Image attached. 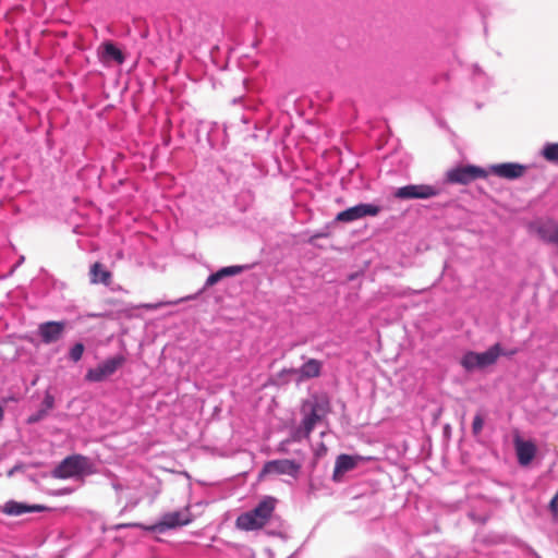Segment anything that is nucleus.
Returning a JSON list of instances; mask_svg holds the SVG:
<instances>
[{"mask_svg":"<svg viewBox=\"0 0 558 558\" xmlns=\"http://www.w3.org/2000/svg\"><path fill=\"white\" fill-rule=\"evenodd\" d=\"M502 353V348L499 342L490 345L484 352L466 351L460 359V365L468 373L475 369H483L494 365Z\"/></svg>","mask_w":558,"mask_h":558,"instance_id":"nucleus-3","label":"nucleus"},{"mask_svg":"<svg viewBox=\"0 0 558 558\" xmlns=\"http://www.w3.org/2000/svg\"><path fill=\"white\" fill-rule=\"evenodd\" d=\"M2 511L8 515H21L29 513V505L15 500H9L4 504Z\"/></svg>","mask_w":558,"mask_h":558,"instance_id":"nucleus-20","label":"nucleus"},{"mask_svg":"<svg viewBox=\"0 0 558 558\" xmlns=\"http://www.w3.org/2000/svg\"><path fill=\"white\" fill-rule=\"evenodd\" d=\"M180 301H173V302H158V303H146L143 304L142 307L148 311H154L159 307L166 306V305H174L178 304Z\"/></svg>","mask_w":558,"mask_h":558,"instance_id":"nucleus-25","label":"nucleus"},{"mask_svg":"<svg viewBox=\"0 0 558 558\" xmlns=\"http://www.w3.org/2000/svg\"><path fill=\"white\" fill-rule=\"evenodd\" d=\"M90 282L108 286L111 280V272L101 263H94L90 267Z\"/></svg>","mask_w":558,"mask_h":558,"instance_id":"nucleus-18","label":"nucleus"},{"mask_svg":"<svg viewBox=\"0 0 558 558\" xmlns=\"http://www.w3.org/2000/svg\"><path fill=\"white\" fill-rule=\"evenodd\" d=\"M488 172L478 166L466 165L452 168L446 173V181L466 185L480 178H486Z\"/></svg>","mask_w":558,"mask_h":558,"instance_id":"nucleus-8","label":"nucleus"},{"mask_svg":"<svg viewBox=\"0 0 558 558\" xmlns=\"http://www.w3.org/2000/svg\"><path fill=\"white\" fill-rule=\"evenodd\" d=\"M4 415L3 408L0 405V421H2Z\"/></svg>","mask_w":558,"mask_h":558,"instance_id":"nucleus-32","label":"nucleus"},{"mask_svg":"<svg viewBox=\"0 0 558 558\" xmlns=\"http://www.w3.org/2000/svg\"><path fill=\"white\" fill-rule=\"evenodd\" d=\"M333 223H328L326 225L323 229L318 230L317 232L314 233V235L312 236L313 239H323V238H328L330 235V227L332 226Z\"/></svg>","mask_w":558,"mask_h":558,"instance_id":"nucleus-27","label":"nucleus"},{"mask_svg":"<svg viewBox=\"0 0 558 558\" xmlns=\"http://www.w3.org/2000/svg\"><path fill=\"white\" fill-rule=\"evenodd\" d=\"M527 168L529 167L526 165L519 162H501L489 166L487 172H490L501 179L517 180L523 177Z\"/></svg>","mask_w":558,"mask_h":558,"instance_id":"nucleus-11","label":"nucleus"},{"mask_svg":"<svg viewBox=\"0 0 558 558\" xmlns=\"http://www.w3.org/2000/svg\"><path fill=\"white\" fill-rule=\"evenodd\" d=\"M484 426V416L481 413H477L472 422V434L477 436L481 434Z\"/></svg>","mask_w":558,"mask_h":558,"instance_id":"nucleus-23","label":"nucleus"},{"mask_svg":"<svg viewBox=\"0 0 558 558\" xmlns=\"http://www.w3.org/2000/svg\"><path fill=\"white\" fill-rule=\"evenodd\" d=\"M517 459L520 465H529L536 454V446L530 440H523L520 437L514 439Z\"/></svg>","mask_w":558,"mask_h":558,"instance_id":"nucleus-15","label":"nucleus"},{"mask_svg":"<svg viewBox=\"0 0 558 558\" xmlns=\"http://www.w3.org/2000/svg\"><path fill=\"white\" fill-rule=\"evenodd\" d=\"M252 267H253V265H248V264L231 265V266L221 267L217 271L211 272L207 277L205 284H204V289H207V288H210V287L217 284L225 278L238 276L246 270H250Z\"/></svg>","mask_w":558,"mask_h":558,"instance_id":"nucleus-13","label":"nucleus"},{"mask_svg":"<svg viewBox=\"0 0 558 558\" xmlns=\"http://www.w3.org/2000/svg\"><path fill=\"white\" fill-rule=\"evenodd\" d=\"M68 493H70V489L64 488V489H60V490L56 492L54 495L56 496H62V495L68 494Z\"/></svg>","mask_w":558,"mask_h":558,"instance_id":"nucleus-31","label":"nucleus"},{"mask_svg":"<svg viewBox=\"0 0 558 558\" xmlns=\"http://www.w3.org/2000/svg\"><path fill=\"white\" fill-rule=\"evenodd\" d=\"M322 362L316 359H308L298 371L292 369V372H298L302 379H311L316 378L322 373Z\"/></svg>","mask_w":558,"mask_h":558,"instance_id":"nucleus-17","label":"nucleus"},{"mask_svg":"<svg viewBox=\"0 0 558 558\" xmlns=\"http://www.w3.org/2000/svg\"><path fill=\"white\" fill-rule=\"evenodd\" d=\"M48 415V413L39 408L35 413H33L29 417H28V423H37L39 421H41L44 417H46Z\"/></svg>","mask_w":558,"mask_h":558,"instance_id":"nucleus-26","label":"nucleus"},{"mask_svg":"<svg viewBox=\"0 0 558 558\" xmlns=\"http://www.w3.org/2000/svg\"><path fill=\"white\" fill-rule=\"evenodd\" d=\"M517 353H518V349H511V350H507V351H505L502 349V353H500V356L502 355V356L511 357V356H513Z\"/></svg>","mask_w":558,"mask_h":558,"instance_id":"nucleus-29","label":"nucleus"},{"mask_svg":"<svg viewBox=\"0 0 558 558\" xmlns=\"http://www.w3.org/2000/svg\"><path fill=\"white\" fill-rule=\"evenodd\" d=\"M472 77L474 84L482 90H487L493 86V78L477 64L473 65Z\"/></svg>","mask_w":558,"mask_h":558,"instance_id":"nucleus-19","label":"nucleus"},{"mask_svg":"<svg viewBox=\"0 0 558 558\" xmlns=\"http://www.w3.org/2000/svg\"><path fill=\"white\" fill-rule=\"evenodd\" d=\"M301 470V464L295 460L290 459H276L267 461L262 469L260 476L276 474V475H289L293 478H298Z\"/></svg>","mask_w":558,"mask_h":558,"instance_id":"nucleus-9","label":"nucleus"},{"mask_svg":"<svg viewBox=\"0 0 558 558\" xmlns=\"http://www.w3.org/2000/svg\"><path fill=\"white\" fill-rule=\"evenodd\" d=\"M191 522L192 513L186 508L184 510H177L162 514L159 521L149 527V531L162 534L168 530L184 526L190 524Z\"/></svg>","mask_w":558,"mask_h":558,"instance_id":"nucleus-6","label":"nucleus"},{"mask_svg":"<svg viewBox=\"0 0 558 558\" xmlns=\"http://www.w3.org/2000/svg\"><path fill=\"white\" fill-rule=\"evenodd\" d=\"M85 347L82 342H76L74 345H72L69 350V360H71L74 363H77L84 353Z\"/></svg>","mask_w":558,"mask_h":558,"instance_id":"nucleus-22","label":"nucleus"},{"mask_svg":"<svg viewBox=\"0 0 558 558\" xmlns=\"http://www.w3.org/2000/svg\"><path fill=\"white\" fill-rule=\"evenodd\" d=\"M112 487H113V489H114L116 492H120V490H122V489H123L122 484H120L119 482H113V483H112Z\"/></svg>","mask_w":558,"mask_h":558,"instance_id":"nucleus-30","label":"nucleus"},{"mask_svg":"<svg viewBox=\"0 0 558 558\" xmlns=\"http://www.w3.org/2000/svg\"><path fill=\"white\" fill-rule=\"evenodd\" d=\"M98 56L104 63L114 61L118 64H122L125 61L122 50L111 40H106L100 45Z\"/></svg>","mask_w":558,"mask_h":558,"instance_id":"nucleus-14","label":"nucleus"},{"mask_svg":"<svg viewBox=\"0 0 558 558\" xmlns=\"http://www.w3.org/2000/svg\"><path fill=\"white\" fill-rule=\"evenodd\" d=\"M125 357L117 354L99 363L96 367L86 372L85 379L90 383H101L109 376L113 375L123 364Z\"/></svg>","mask_w":558,"mask_h":558,"instance_id":"nucleus-7","label":"nucleus"},{"mask_svg":"<svg viewBox=\"0 0 558 558\" xmlns=\"http://www.w3.org/2000/svg\"><path fill=\"white\" fill-rule=\"evenodd\" d=\"M441 191L440 185L408 184L396 189L393 196L398 199H428L438 196Z\"/></svg>","mask_w":558,"mask_h":558,"instance_id":"nucleus-4","label":"nucleus"},{"mask_svg":"<svg viewBox=\"0 0 558 558\" xmlns=\"http://www.w3.org/2000/svg\"><path fill=\"white\" fill-rule=\"evenodd\" d=\"M95 472L94 463L88 457L72 454L64 458L52 471L56 478L66 480L83 475H90Z\"/></svg>","mask_w":558,"mask_h":558,"instance_id":"nucleus-2","label":"nucleus"},{"mask_svg":"<svg viewBox=\"0 0 558 558\" xmlns=\"http://www.w3.org/2000/svg\"><path fill=\"white\" fill-rule=\"evenodd\" d=\"M357 457L342 453L337 457L335 469H333V480L338 481L340 475L352 471L357 465Z\"/></svg>","mask_w":558,"mask_h":558,"instance_id":"nucleus-16","label":"nucleus"},{"mask_svg":"<svg viewBox=\"0 0 558 558\" xmlns=\"http://www.w3.org/2000/svg\"><path fill=\"white\" fill-rule=\"evenodd\" d=\"M539 155L546 161L558 165V143H545Z\"/></svg>","mask_w":558,"mask_h":558,"instance_id":"nucleus-21","label":"nucleus"},{"mask_svg":"<svg viewBox=\"0 0 558 558\" xmlns=\"http://www.w3.org/2000/svg\"><path fill=\"white\" fill-rule=\"evenodd\" d=\"M65 329V320H48L38 325L36 333L41 343L49 345L61 340L64 336Z\"/></svg>","mask_w":558,"mask_h":558,"instance_id":"nucleus-10","label":"nucleus"},{"mask_svg":"<svg viewBox=\"0 0 558 558\" xmlns=\"http://www.w3.org/2000/svg\"><path fill=\"white\" fill-rule=\"evenodd\" d=\"M276 504L275 497L264 496L252 510L243 512L236 518V527L243 531L262 529L271 519Z\"/></svg>","mask_w":558,"mask_h":558,"instance_id":"nucleus-1","label":"nucleus"},{"mask_svg":"<svg viewBox=\"0 0 558 558\" xmlns=\"http://www.w3.org/2000/svg\"><path fill=\"white\" fill-rule=\"evenodd\" d=\"M54 407V397L50 392H46L41 401L40 408L47 413Z\"/></svg>","mask_w":558,"mask_h":558,"instance_id":"nucleus-24","label":"nucleus"},{"mask_svg":"<svg viewBox=\"0 0 558 558\" xmlns=\"http://www.w3.org/2000/svg\"><path fill=\"white\" fill-rule=\"evenodd\" d=\"M380 206L372 203H360L339 211L331 223H350L365 217H376L380 213Z\"/></svg>","mask_w":558,"mask_h":558,"instance_id":"nucleus-5","label":"nucleus"},{"mask_svg":"<svg viewBox=\"0 0 558 558\" xmlns=\"http://www.w3.org/2000/svg\"><path fill=\"white\" fill-rule=\"evenodd\" d=\"M47 507L43 505H29V512H43L46 511Z\"/></svg>","mask_w":558,"mask_h":558,"instance_id":"nucleus-28","label":"nucleus"},{"mask_svg":"<svg viewBox=\"0 0 558 558\" xmlns=\"http://www.w3.org/2000/svg\"><path fill=\"white\" fill-rule=\"evenodd\" d=\"M304 417L300 427L295 430V438H308L312 434L315 425L322 420V415L318 412V404L312 403L310 411L306 412V405L303 407Z\"/></svg>","mask_w":558,"mask_h":558,"instance_id":"nucleus-12","label":"nucleus"}]
</instances>
